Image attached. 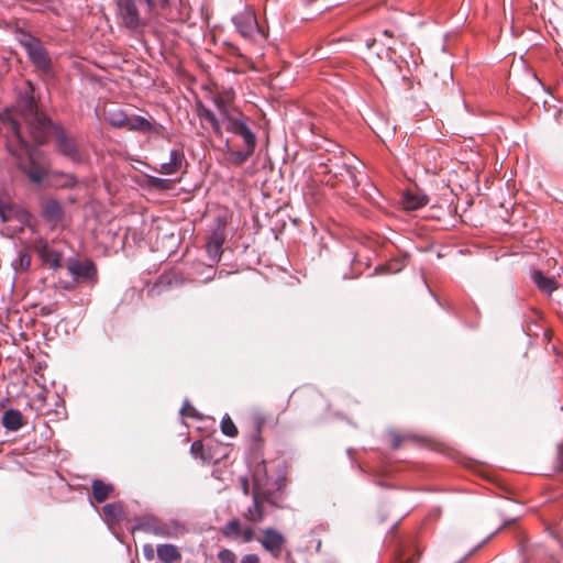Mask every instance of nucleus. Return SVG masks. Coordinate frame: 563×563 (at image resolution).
I'll return each mask as SVG.
<instances>
[{
    "mask_svg": "<svg viewBox=\"0 0 563 563\" xmlns=\"http://www.w3.org/2000/svg\"><path fill=\"white\" fill-rule=\"evenodd\" d=\"M184 163V153L178 150H172L169 153V161L161 164L159 169L155 170L163 175H174L181 169Z\"/></svg>",
    "mask_w": 563,
    "mask_h": 563,
    "instance_id": "nucleus-18",
    "label": "nucleus"
},
{
    "mask_svg": "<svg viewBox=\"0 0 563 563\" xmlns=\"http://www.w3.org/2000/svg\"><path fill=\"white\" fill-rule=\"evenodd\" d=\"M429 202V198L424 194L408 191L404 196V207L407 210H417Z\"/></svg>",
    "mask_w": 563,
    "mask_h": 563,
    "instance_id": "nucleus-26",
    "label": "nucleus"
},
{
    "mask_svg": "<svg viewBox=\"0 0 563 563\" xmlns=\"http://www.w3.org/2000/svg\"><path fill=\"white\" fill-rule=\"evenodd\" d=\"M558 454L561 455L562 454V445L561 444H558Z\"/></svg>",
    "mask_w": 563,
    "mask_h": 563,
    "instance_id": "nucleus-48",
    "label": "nucleus"
},
{
    "mask_svg": "<svg viewBox=\"0 0 563 563\" xmlns=\"http://www.w3.org/2000/svg\"><path fill=\"white\" fill-rule=\"evenodd\" d=\"M16 208L3 201H0V219L3 223H7L16 217Z\"/></svg>",
    "mask_w": 563,
    "mask_h": 563,
    "instance_id": "nucleus-30",
    "label": "nucleus"
},
{
    "mask_svg": "<svg viewBox=\"0 0 563 563\" xmlns=\"http://www.w3.org/2000/svg\"><path fill=\"white\" fill-rule=\"evenodd\" d=\"M92 499L101 504L112 496L114 493V486L110 483H106L102 479L96 478L91 483Z\"/></svg>",
    "mask_w": 563,
    "mask_h": 563,
    "instance_id": "nucleus-19",
    "label": "nucleus"
},
{
    "mask_svg": "<svg viewBox=\"0 0 563 563\" xmlns=\"http://www.w3.org/2000/svg\"><path fill=\"white\" fill-rule=\"evenodd\" d=\"M102 517L110 529L128 519L123 505L120 501L106 504L102 507Z\"/></svg>",
    "mask_w": 563,
    "mask_h": 563,
    "instance_id": "nucleus-16",
    "label": "nucleus"
},
{
    "mask_svg": "<svg viewBox=\"0 0 563 563\" xmlns=\"http://www.w3.org/2000/svg\"><path fill=\"white\" fill-rule=\"evenodd\" d=\"M143 555L148 561L153 560L155 556L154 548L151 544H144L143 545Z\"/></svg>",
    "mask_w": 563,
    "mask_h": 563,
    "instance_id": "nucleus-39",
    "label": "nucleus"
},
{
    "mask_svg": "<svg viewBox=\"0 0 563 563\" xmlns=\"http://www.w3.org/2000/svg\"><path fill=\"white\" fill-rule=\"evenodd\" d=\"M31 256L27 251L22 250L18 253V256L12 262V267L16 272H25L30 268Z\"/></svg>",
    "mask_w": 563,
    "mask_h": 563,
    "instance_id": "nucleus-29",
    "label": "nucleus"
},
{
    "mask_svg": "<svg viewBox=\"0 0 563 563\" xmlns=\"http://www.w3.org/2000/svg\"><path fill=\"white\" fill-rule=\"evenodd\" d=\"M232 22L236 31L244 38H253L255 34L260 33V26L254 12L245 10L238 13L232 18Z\"/></svg>",
    "mask_w": 563,
    "mask_h": 563,
    "instance_id": "nucleus-10",
    "label": "nucleus"
},
{
    "mask_svg": "<svg viewBox=\"0 0 563 563\" xmlns=\"http://www.w3.org/2000/svg\"><path fill=\"white\" fill-rule=\"evenodd\" d=\"M332 5H334L333 0H324V3L319 9H320V11H323V10L329 9Z\"/></svg>",
    "mask_w": 563,
    "mask_h": 563,
    "instance_id": "nucleus-45",
    "label": "nucleus"
},
{
    "mask_svg": "<svg viewBox=\"0 0 563 563\" xmlns=\"http://www.w3.org/2000/svg\"><path fill=\"white\" fill-rule=\"evenodd\" d=\"M190 449H191V452H192L195 455H197V454H198V452L202 450V443H201V442H199V441H196V442H194V443L191 444V448H190Z\"/></svg>",
    "mask_w": 563,
    "mask_h": 563,
    "instance_id": "nucleus-43",
    "label": "nucleus"
},
{
    "mask_svg": "<svg viewBox=\"0 0 563 563\" xmlns=\"http://www.w3.org/2000/svg\"><path fill=\"white\" fill-rule=\"evenodd\" d=\"M225 130L243 139L245 147H256V135L246 123L243 114L227 117Z\"/></svg>",
    "mask_w": 563,
    "mask_h": 563,
    "instance_id": "nucleus-8",
    "label": "nucleus"
},
{
    "mask_svg": "<svg viewBox=\"0 0 563 563\" xmlns=\"http://www.w3.org/2000/svg\"><path fill=\"white\" fill-rule=\"evenodd\" d=\"M54 176L60 178L59 186L62 187L73 188L77 184V179L73 174L55 173Z\"/></svg>",
    "mask_w": 563,
    "mask_h": 563,
    "instance_id": "nucleus-34",
    "label": "nucleus"
},
{
    "mask_svg": "<svg viewBox=\"0 0 563 563\" xmlns=\"http://www.w3.org/2000/svg\"><path fill=\"white\" fill-rule=\"evenodd\" d=\"M387 271H388V272H396V269L391 271V269H389V268H387V267H385V266L376 267V268H375V273H376V274L384 273V272H387Z\"/></svg>",
    "mask_w": 563,
    "mask_h": 563,
    "instance_id": "nucleus-46",
    "label": "nucleus"
},
{
    "mask_svg": "<svg viewBox=\"0 0 563 563\" xmlns=\"http://www.w3.org/2000/svg\"><path fill=\"white\" fill-rule=\"evenodd\" d=\"M53 139L55 141V148L60 155L73 163L81 162V152L75 137L69 135L62 125L60 128H55Z\"/></svg>",
    "mask_w": 563,
    "mask_h": 563,
    "instance_id": "nucleus-6",
    "label": "nucleus"
},
{
    "mask_svg": "<svg viewBox=\"0 0 563 563\" xmlns=\"http://www.w3.org/2000/svg\"><path fill=\"white\" fill-rule=\"evenodd\" d=\"M225 151L232 157L234 165H241L245 163L254 153L255 147H245L243 151H233L230 147L229 141L225 142Z\"/></svg>",
    "mask_w": 563,
    "mask_h": 563,
    "instance_id": "nucleus-27",
    "label": "nucleus"
},
{
    "mask_svg": "<svg viewBox=\"0 0 563 563\" xmlns=\"http://www.w3.org/2000/svg\"><path fill=\"white\" fill-rule=\"evenodd\" d=\"M34 91V85L31 81H27L26 88L19 93L18 102L26 117L38 112Z\"/></svg>",
    "mask_w": 563,
    "mask_h": 563,
    "instance_id": "nucleus-17",
    "label": "nucleus"
},
{
    "mask_svg": "<svg viewBox=\"0 0 563 563\" xmlns=\"http://www.w3.org/2000/svg\"><path fill=\"white\" fill-rule=\"evenodd\" d=\"M146 139L148 143H153L155 146H161L167 141L166 129L154 121L143 118V139Z\"/></svg>",
    "mask_w": 563,
    "mask_h": 563,
    "instance_id": "nucleus-15",
    "label": "nucleus"
},
{
    "mask_svg": "<svg viewBox=\"0 0 563 563\" xmlns=\"http://www.w3.org/2000/svg\"><path fill=\"white\" fill-rule=\"evenodd\" d=\"M375 42V40H372V41H367L366 44H367V47H371L373 45V43Z\"/></svg>",
    "mask_w": 563,
    "mask_h": 563,
    "instance_id": "nucleus-50",
    "label": "nucleus"
},
{
    "mask_svg": "<svg viewBox=\"0 0 563 563\" xmlns=\"http://www.w3.org/2000/svg\"><path fill=\"white\" fill-rule=\"evenodd\" d=\"M130 529H131L132 533H134L135 531L140 530L141 529V520L140 519H135V522L131 525Z\"/></svg>",
    "mask_w": 563,
    "mask_h": 563,
    "instance_id": "nucleus-44",
    "label": "nucleus"
},
{
    "mask_svg": "<svg viewBox=\"0 0 563 563\" xmlns=\"http://www.w3.org/2000/svg\"><path fill=\"white\" fill-rule=\"evenodd\" d=\"M260 542L262 547L274 558H278L284 547L285 538L278 530L274 528H266L263 530V538Z\"/></svg>",
    "mask_w": 563,
    "mask_h": 563,
    "instance_id": "nucleus-14",
    "label": "nucleus"
},
{
    "mask_svg": "<svg viewBox=\"0 0 563 563\" xmlns=\"http://www.w3.org/2000/svg\"><path fill=\"white\" fill-rule=\"evenodd\" d=\"M532 280L537 287L547 295H551L558 288L556 280L545 276L541 271L533 272Z\"/></svg>",
    "mask_w": 563,
    "mask_h": 563,
    "instance_id": "nucleus-23",
    "label": "nucleus"
},
{
    "mask_svg": "<svg viewBox=\"0 0 563 563\" xmlns=\"http://www.w3.org/2000/svg\"><path fill=\"white\" fill-rule=\"evenodd\" d=\"M108 122L115 128H125L130 131L141 130V117L128 114L122 109H110L107 111Z\"/></svg>",
    "mask_w": 563,
    "mask_h": 563,
    "instance_id": "nucleus-11",
    "label": "nucleus"
},
{
    "mask_svg": "<svg viewBox=\"0 0 563 563\" xmlns=\"http://www.w3.org/2000/svg\"><path fill=\"white\" fill-rule=\"evenodd\" d=\"M10 129L16 140L26 148L25 155L16 157L18 169L24 174L30 181L37 185L42 184L44 178L48 175V168L44 159H41L34 151L29 148L27 142L22 136L21 126L16 121L10 123Z\"/></svg>",
    "mask_w": 563,
    "mask_h": 563,
    "instance_id": "nucleus-2",
    "label": "nucleus"
},
{
    "mask_svg": "<svg viewBox=\"0 0 563 563\" xmlns=\"http://www.w3.org/2000/svg\"><path fill=\"white\" fill-rule=\"evenodd\" d=\"M131 563H135L134 561H131Z\"/></svg>",
    "mask_w": 563,
    "mask_h": 563,
    "instance_id": "nucleus-52",
    "label": "nucleus"
},
{
    "mask_svg": "<svg viewBox=\"0 0 563 563\" xmlns=\"http://www.w3.org/2000/svg\"><path fill=\"white\" fill-rule=\"evenodd\" d=\"M314 1H316V0H305V2H306L308 5L312 4Z\"/></svg>",
    "mask_w": 563,
    "mask_h": 563,
    "instance_id": "nucleus-51",
    "label": "nucleus"
},
{
    "mask_svg": "<svg viewBox=\"0 0 563 563\" xmlns=\"http://www.w3.org/2000/svg\"><path fill=\"white\" fill-rule=\"evenodd\" d=\"M174 187V181L170 179L159 178L155 176L143 174V189H154L158 191L170 190Z\"/></svg>",
    "mask_w": 563,
    "mask_h": 563,
    "instance_id": "nucleus-24",
    "label": "nucleus"
},
{
    "mask_svg": "<svg viewBox=\"0 0 563 563\" xmlns=\"http://www.w3.org/2000/svg\"><path fill=\"white\" fill-rule=\"evenodd\" d=\"M384 35H386V36H393V34H391L388 30H385V31H384Z\"/></svg>",
    "mask_w": 563,
    "mask_h": 563,
    "instance_id": "nucleus-49",
    "label": "nucleus"
},
{
    "mask_svg": "<svg viewBox=\"0 0 563 563\" xmlns=\"http://www.w3.org/2000/svg\"><path fill=\"white\" fill-rule=\"evenodd\" d=\"M213 103L216 106V108L219 110L221 117H222V121L225 122L227 121V117H232L233 114H230L228 109H227V106H225V102L222 98H214L213 99Z\"/></svg>",
    "mask_w": 563,
    "mask_h": 563,
    "instance_id": "nucleus-36",
    "label": "nucleus"
},
{
    "mask_svg": "<svg viewBox=\"0 0 563 563\" xmlns=\"http://www.w3.org/2000/svg\"><path fill=\"white\" fill-rule=\"evenodd\" d=\"M42 216L49 222L62 221L64 212L60 203L55 199L46 200L42 206Z\"/></svg>",
    "mask_w": 563,
    "mask_h": 563,
    "instance_id": "nucleus-20",
    "label": "nucleus"
},
{
    "mask_svg": "<svg viewBox=\"0 0 563 563\" xmlns=\"http://www.w3.org/2000/svg\"><path fill=\"white\" fill-rule=\"evenodd\" d=\"M180 415L184 417H196L197 412L190 402L186 400L180 409Z\"/></svg>",
    "mask_w": 563,
    "mask_h": 563,
    "instance_id": "nucleus-38",
    "label": "nucleus"
},
{
    "mask_svg": "<svg viewBox=\"0 0 563 563\" xmlns=\"http://www.w3.org/2000/svg\"><path fill=\"white\" fill-rule=\"evenodd\" d=\"M55 128H60V124L53 122L40 111L27 117L29 132L37 144H44L49 136H54Z\"/></svg>",
    "mask_w": 563,
    "mask_h": 563,
    "instance_id": "nucleus-5",
    "label": "nucleus"
},
{
    "mask_svg": "<svg viewBox=\"0 0 563 563\" xmlns=\"http://www.w3.org/2000/svg\"><path fill=\"white\" fill-rule=\"evenodd\" d=\"M21 44L30 60L38 70L45 74L51 71L52 64L47 51L37 37L25 34L21 40Z\"/></svg>",
    "mask_w": 563,
    "mask_h": 563,
    "instance_id": "nucleus-4",
    "label": "nucleus"
},
{
    "mask_svg": "<svg viewBox=\"0 0 563 563\" xmlns=\"http://www.w3.org/2000/svg\"><path fill=\"white\" fill-rule=\"evenodd\" d=\"M241 563H260V558L257 554H245L241 559Z\"/></svg>",
    "mask_w": 563,
    "mask_h": 563,
    "instance_id": "nucleus-41",
    "label": "nucleus"
},
{
    "mask_svg": "<svg viewBox=\"0 0 563 563\" xmlns=\"http://www.w3.org/2000/svg\"><path fill=\"white\" fill-rule=\"evenodd\" d=\"M327 173L340 177V180L344 181L350 187L356 188L361 183L358 179L361 173L355 167L346 163L330 165Z\"/></svg>",
    "mask_w": 563,
    "mask_h": 563,
    "instance_id": "nucleus-13",
    "label": "nucleus"
},
{
    "mask_svg": "<svg viewBox=\"0 0 563 563\" xmlns=\"http://www.w3.org/2000/svg\"><path fill=\"white\" fill-rule=\"evenodd\" d=\"M390 437H391V448L394 450L399 449L401 445V442H402L401 435L397 434V433H390Z\"/></svg>",
    "mask_w": 563,
    "mask_h": 563,
    "instance_id": "nucleus-40",
    "label": "nucleus"
},
{
    "mask_svg": "<svg viewBox=\"0 0 563 563\" xmlns=\"http://www.w3.org/2000/svg\"><path fill=\"white\" fill-rule=\"evenodd\" d=\"M218 559L221 563H235L236 562L235 553L229 549H223V550L219 551Z\"/></svg>",
    "mask_w": 563,
    "mask_h": 563,
    "instance_id": "nucleus-35",
    "label": "nucleus"
},
{
    "mask_svg": "<svg viewBox=\"0 0 563 563\" xmlns=\"http://www.w3.org/2000/svg\"><path fill=\"white\" fill-rule=\"evenodd\" d=\"M34 249L42 262L49 268L56 271L62 267L63 252L52 247L47 241L42 239L37 240L34 244Z\"/></svg>",
    "mask_w": 563,
    "mask_h": 563,
    "instance_id": "nucleus-12",
    "label": "nucleus"
},
{
    "mask_svg": "<svg viewBox=\"0 0 563 563\" xmlns=\"http://www.w3.org/2000/svg\"><path fill=\"white\" fill-rule=\"evenodd\" d=\"M2 424L8 431H18L23 427V416L16 409H8L3 412Z\"/></svg>",
    "mask_w": 563,
    "mask_h": 563,
    "instance_id": "nucleus-22",
    "label": "nucleus"
},
{
    "mask_svg": "<svg viewBox=\"0 0 563 563\" xmlns=\"http://www.w3.org/2000/svg\"><path fill=\"white\" fill-rule=\"evenodd\" d=\"M222 241L219 239H212L207 244V252L213 262L220 261L221 257Z\"/></svg>",
    "mask_w": 563,
    "mask_h": 563,
    "instance_id": "nucleus-31",
    "label": "nucleus"
},
{
    "mask_svg": "<svg viewBox=\"0 0 563 563\" xmlns=\"http://www.w3.org/2000/svg\"><path fill=\"white\" fill-rule=\"evenodd\" d=\"M243 493H244L245 495H247V494H249V486H247V483H246V482H244V484H243Z\"/></svg>",
    "mask_w": 563,
    "mask_h": 563,
    "instance_id": "nucleus-47",
    "label": "nucleus"
},
{
    "mask_svg": "<svg viewBox=\"0 0 563 563\" xmlns=\"http://www.w3.org/2000/svg\"><path fill=\"white\" fill-rule=\"evenodd\" d=\"M197 114L200 119H203L211 124L213 132L218 136L222 135L220 120L217 118V115L213 113V111H211L209 108L205 107L201 102H198Z\"/></svg>",
    "mask_w": 563,
    "mask_h": 563,
    "instance_id": "nucleus-25",
    "label": "nucleus"
},
{
    "mask_svg": "<svg viewBox=\"0 0 563 563\" xmlns=\"http://www.w3.org/2000/svg\"><path fill=\"white\" fill-rule=\"evenodd\" d=\"M253 505L247 507L243 512V517L251 523H258L265 518L263 503H267L274 507H280L278 499L283 479L278 478L275 481V489L269 488L266 483V467L265 465H260L253 474Z\"/></svg>",
    "mask_w": 563,
    "mask_h": 563,
    "instance_id": "nucleus-1",
    "label": "nucleus"
},
{
    "mask_svg": "<svg viewBox=\"0 0 563 563\" xmlns=\"http://www.w3.org/2000/svg\"><path fill=\"white\" fill-rule=\"evenodd\" d=\"M221 431L223 434L231 438L238 434V429L232 419L229 417V415H224V417L221 420Z\"/></svg>",
    "mask_w": 563,
    "mask_h": 563,
    "instance_id": "nucleus-32",
    "label": "nucleus"
},
{
    "mask_svg": "<svg viewBox=\"0 0 563 563\" xmlns=\"http://www.w3.org/2000/svg\"><path fill=\"white\" fill-rule=\"evenodd\" d=\"M187 531L185 523L177 519L164 520L151 514H143V532L156 537L177 539Z\"/></svg>",
    "mask_w": 563,
    "mask_h": 563,
    "instance_id": "nucleus-3",
    "label": "nucleus"
},
{
    "mask_svg": "<svg viewBox=\"0 0 563 563\" xmlns=\"http://www.w3.org/2000/svg\"><path fill=\"white\" fill-rule=\"evenodd\" d=\"M417 560V555L413 554L409 558H404L401 554H399L398 563H415Z\"/></svg>",
    "mask_w": 563,
    "mask_h": 563,
    "instance_id": "nucleus-42",
    "label": "nucleus"
},
{
    "mask_svg": "<svg viewBox=\"0 0 563 563\" xmlns=\"http://www.w3.org/2000/svg\"><path fill=\"white\" fill-rule=\"evenodd\" d=\"M223 537L228 539H239L242 533V523L240 519L233 518L227 522V525L221 530Z\"/></svg>",
    "mask_w": 563,
    "mask_h": 563,
    "instance_id": "nucleus-28",
    "label": "nucleus"
},
{
    "mask_svg": "<svg viewBox=\"0 0 563 563\" xmlns=\"http://www.w3.org/2000/svg\"><path fill=\"white\" fill-rule=\"evenodd\" d=\"M67 271L73 276L74 280H84L96 283L97 267L90 260L79 261L70 257L67 261Z\"/></svg>",
    "mask_w": 563,
    "mask_h": 563,
    "instance_id": "nucleus-9",
    "label": "nucleus"
},
{
    "mask_svg": "<svg viewBox=\"0 0 563 563\" xmlns=\"http://www.w3.org/2000/svg\"><path fill=\"white\" fill-rule=\"evenodd\" d=\"M240 538H242L243 542L245 543L252 542L255 539L254 529L250 526L242 528V533Z\"/></svg>",
    "mask_w": 563,
    "mask_h": 563,
    "instance_id": "nucleus-37",
    "label": "nucleus"
},
{
    "mask_svg": "<svg viewBox=\"0 0 563 563\" xmlns=\"http://www.w3.org/2000/svg\"><path fill=\"white\" fill-rule=\"evenodd\" d=\"M156 555L163 563H175L181 560L178 548L170 543L158 544Z\"/></svg>",
    "mask_w": 563,
    "mask_h": 563,
    "instance_id": "nucleus-21",
    "label": "nucleus"
},
{
    "mask_svg": "<svg viewBox=\"0 0 563 563\" xmlns=\"http://www.w3.org/2000/svg\"><path fill=\"white\" fill-rule=\"evenodd\" d=\"M170 0H143L147 4L148 11L155 14H161L165 10Z\"/></svg>",
    "mask_w": 563,
    "mask_h": 563,
    "instance_id": "nucleus-33",
    "label": "nucleus"
},
{
    "mask_svg": "<svg viewBox=\"0 0 563 563\" xmlns=\"http://www.w3.org/2000/svg\"><path fill=\"white\" fill-rule=\"evenodd\" d=\"M117 8L121 23L131 31H139L141 0H117Z\"/></svg>",
    "mask_w": 563,
    "mask_h": 563,
    "instance_id": "nucleus-7",
    "label": "nucleus"
}]
</instances>
